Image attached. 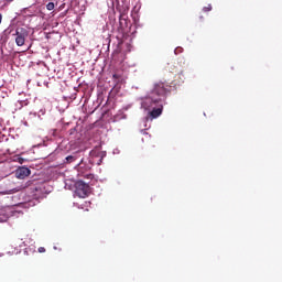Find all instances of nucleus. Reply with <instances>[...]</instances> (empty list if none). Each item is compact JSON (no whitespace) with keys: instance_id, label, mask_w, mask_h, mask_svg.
<instances>
[{"instance_id":"nucleus-1","label":"nucleus","mask_w":282,"mask_h":282,"mask_svg":"<svg viewBox=\"0 0 282 282\" xmlns=\"http://www.w3.org/2000/svg\"><path fill=\"white\" fill-rule=\"evenodd\" d=\"M167 94H171V86L159 82L154 84L152 90L143 97L141 100V107L145 111H149V118L155 120L162 116L164 111V100H166Z\"/></svg>"},{"instance_id":"nucleus-2","label":"nucleus","mask_w":282,"mask_h":282,"mask_svg":"<svg viewBox=\"0 0 282 282\" xmlns=\"http://www.w3.org/2000/svg\"><path fill=\"white\" fill-rule=\"evenodd\" d=\"M89 193H91V187H89V184L80 180L76 181L75 195H77V197L85 199V197H89Z\"/></svg>"},{"instance_id":"nucleus-3","label":"nucleus","mask_w":282,"mask_h":282,"mask_svg":"<svg viewBox=\"0 0 282 282\" xmlns=\"http://www.w3.org/2000/svg\"><path fill=\"white\" fill-rule=\"evenodd\" d=\"M29 35H30V32L28 31V29L22 28V26L17 28L13 36H17L15 43H17L18 47H23V45H25V37Z\"/></svg>"},{"instance_id":"nucleus-4","label":"nucleus","mask_w":282,"mask_h":282,"mask_svg":"<svg viewBox=\"0 0 282 282\" xmlns=\"http://www.w3.org/2000/svg\"><path fill=\"white\" fill-rule=\"evenodd\" d=\"M31 171L28 167H19L15 171V177H18V180H25V177H29Z\"/></svg>"},{"instance_id":"nucleus-5","label":"nucleus","mask_w":282,"mask_h":282,"mask_svg":"<svg viewBox=\"0 0 282 282\" xmlns=\"http://www.w3.org/2000/svg\"><path fill=\"white\" fill-rule=\"evenodd\" d=\"M44 188H45V185L39 184V185H35L34 187H32L31 189H32L34 197H41V195H43Z\"/></svg>"},{"instance_id":"nucleus-6","label":"nucleus","mask_w":282,"mask_h":282,"mask_svg":"<svg viewBox=\"0 0 282 282\" xmlns=\"http://www.w3.org/2000/svg\"><path fill=\"white\" fill-rule=\"evenodd\" d=\"M80 169H83V163H79V164H78V172H79V175H82L83 177H85V180H94V174H91V173L83 174V171H80Z\"/></svg>"},{"instance_id":"nucleus-7","label":"nucleus","mask_w":282,"mask_h":282,"mask_svg":"<svg viewBox=\"0 0 282 282\" xmlns=\"http://www.w3.org/2000/svg\"><path fill=\"white\" fill-rule=\"evenodd\" d=\"M72 162H76V156L74 155H68L66 158V164H72Z\"/></svg>"},{"instance_id":"nucleus-8","label":"nucleus","mask_w":282,"mask_h":282,"mask_svg":"<svg viewBox=\"0 0 282 282\" xmlns=\"http://www.w3.org/2000/svg\"><path fill=\"white\" fill-rule=\"evenodd\" d=\"M14 162H19V164H24L25 159H23L21 156H15Z\"/></svg>"},{"instance_id":"nucleus-9","label":"nucleus","mask_w":282,"mask_h":282,"mask_svg":"<svg viewBox=\"0 0 282 282\" xmlns=\"http://www.w3.org/2000/svg\"><path fill=\"white\" fill-rule=\"evenodd\" d=\"M46 9L50 10V11L54 10V2H48L46 4Z\"/></svg>"},{"instance_id":"nucleus-10","label":"nucleus","mask_w":282,"mask_h":282,"mask_svg":"<svg viewBox=\"0 0 282 282\" xmlns=\"http://www.w3.org/2000/svg\"><path fill=\"white\" fill-rule=\"evenodd\" d=\"M210 10H213V6H210V4L203 8V12H210Z\"/></svg>"},{"instance_id":"nucleus-11","label":"nucleus","mask_w":282,"mask_h":282,"mask_svg":"<svg viewBox=\"0 0 282 282\" xmlns=\"http://www.w3.org/2000/svg\"><path fill=\"white\" fill-rule=\"evenodd\" d=\"M37 252H40V253L45 252V247H40V248L37 249Z\"/></svg>"},{"instance_id":"nucleus-12","label":"nucleus","mask_w":282,"mask_h":282,"mask_svg":"<svg viewBox=\"0 0 282 282\" xmlns=\"http://www.w3.org/2000/svg\"><path fill=\"white\" fill-rule=\"evenodd\" d=\"M3 21V15L0 13V23Z\"/></svg>"},{"instance_id":"nucleus-13","label":"nucleus","mask_w":282,"mask_h":282,"mask_svg":"<svg viewBox=\"0 0 282 282\" xmlns=\"http://www.w3.org/2000/svg\"><path fill=\"white\" fill-rule=\"evenodd\" d=\"M7 3H12L14 0H4Z\"/></svg>"}]
</instances>
